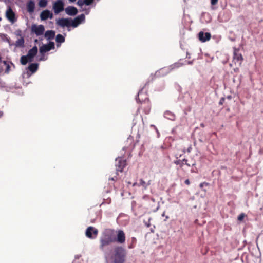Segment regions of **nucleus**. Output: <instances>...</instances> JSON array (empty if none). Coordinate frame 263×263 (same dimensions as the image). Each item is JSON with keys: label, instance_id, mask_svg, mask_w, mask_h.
<instances>
[{"label": "nucleus", "instance_id": "52", "mask_svg": "<svg viewBox=\"0 0 263 263\" xmlns=\"http://www.w3.org/2000/svg\"><path fill=\"white\" fill-rule=\"evenodd\" d=\"M17 35H20L21 36V34L19 33L17 34Z\"/></svg>", "mask_w": 263, "mask_h": 263}, {"label": "nucleus", "instance_id": "33", "mask_svg": "<svg viewBox=\"0 0 263 263\" xmlns=\"http://www.w3.org/2000/svg\"><path fill=\"white\" fill-rule=\"evenodd\" d=\"M244 217H245V214L243 213H241V214H240L238 216V220H240V221H241V220H242L243 219Z\"/></svg>", "mask_w": 263, "mask_h": 263}, {"label": "nucleus", "instance_id": "23", "mask_svg": "<svg viewBox=\"0 0 263 263\" xmlns=\"http://www.w3.org/2000/svg\"><path fill=\"white\" fill-rule=\"evenodd\" d=\"M151 180H149L147 182L144 181L142 179L139 180V185L143 186L145 189L148 186L151 185Z\"/></svg>", "mask_w": 263, "mask_h": 263}, {"label": "nucleus", "instance_id": "51", "mask_svg": "<svg viewBox=\"0 0 263 263\" xmlns=\"http://www.w3.org/2000/svg\"><path fill=\"white\" fill-rule=\"evenodd\" d=\"M168 216H166V219H168Z\"/></svg>", "mask_w": 263, "mask_h": 263}, {"label": "nucleus", "instance_id": "19", "mask_svg": "<svg viewBox=\"0 0 263 263\" xmlns=\"http://www.w3.org/2000/svg\"><path fill=\"white\" fill-rule=\"evenodd\" d=\"M39 64L31 63L28 66V70L32 73H35L38 69Z\"/></svg>", "mask_w": 263, "mask_h": 263}, {"label": "nucleus", "instance_id": "16", "mask_svg": "<svg viewBox=\"0 0 263 263\" xmlns=\"http://www.w3.org/2000/svg\"><path fill=\"white\" fill-rule=\"evenodd\" d=\"M53 14L48 10L43 11L40 14V18L42 20H46L48 18H52Z\"/></svg>", "mask_w": 263, "mask_h": 263}, {"label": "nucleus", "instance_id": "29", "mask_svg": "<svg viewBox=\"0 0 263 263\" xmlns=\"http://www.w3.org/2000/svg\"><path fill=\"white\" fill-rule=\"evenodd\" d=\"M20 62L23 65H25L28 62V60H27L26 57L25 55H22L21 57Z\"/></svg>", "mask_w": 263, "mask_h": 263}, {"label": "nucleus", "instance_id": "8", "mask_svg": "<svg viewBox=\"0 0 263 263\" xmlns=\"http://www.w3.org/2000/svg\"><path fill=\"white\" fill-rule=\"evenodd\" d=\"M64 3L62 0H57L53 5V9L55 14L64 10Z\"/></svg>", "mask_w": 263, "mask_h": 263}, {"label": "nucleus", "instance_id": "20", "mask_svg": "<svg viewBox=\"0 0 263 263\" xmlns=\"http://www.w3.org/2000/svg\"><path fill=\"white\" fill-rule=\"evenodd\" d=\"M55 32L53 30H48L45 33V37L47 40H51L54 37Z\"/></svg>", "mask_w": 263, "mask_h": 263}, {"label": "nucleus", "instance_id": "17", "mask_svg": "<svg viewBox=\"0 0 263 263\" xmlns=\"http://www.w3.org/2000/svg\"><path fill=\"white\" fill-rule=\"evenodd\" d=\"M65 12L67 14L70 16H73L78 13V9L73 6H68L65 9Z\"/></svg>", "mask_w": 263, "mask_h": 263}, {"label": "nucleus", "instance_id": "7", "mask_svg": "<svg viewBox=\"0 0 263 263\" xmlns=\"http://www.w3.org/2000/svg\"><path fill=\"white\" fill-rule=\"evenodd\" d=\"M54 43L52 42H50L48 44H44L40 47V53L44 57L46 52L54 49Z\"/></svg>", "mask_w": 263, "mask_h": 263}, {"label": "nucleus", "instance_id": "31", "mask_svg": "<svg viewBox=\"0 0 263 263\" xmlns=\"http://www.w3.org/2000/svg\"><path fill=\"white\" fill-rule=\"evenodd\" d=\"M25 56L26 57L27 60H28V62H31L33 61L34 58L33 57H30L28 54Z\"/></svg>", "mask_w": 263, "mask_h": 263}, {"label": "nucleus", "instance_id": "46", "mask_svg": "<svg viewBox=\"0 0 263 263\" xmlns=\"http://www.w3.org/2000/svg\"><path fill=\"white\" fill-rule=\"evenodd\" d=\"M195 172V171H194V170H191V172L193 173V172Z\"/></svg>", "mask_w": 263, "mask_h": 263}, {"label": "nucleus", "instance_id": "35", "mask_svg": "<svg viewBox=\"0 0 263 263\" xmlns=\"http://www.w3.org/2000/svg\"><path fill=\"white\" fill-rule=\"evenodd\" d=\"M209 185V183L203 182L200 184L199 186L200 188H202L204 185L208 186Z\"/></svg>", "mask_w": 263, "mask_h": 263}, {"label": "nucleus", "instance_id": "37", "mask_svg": "<svg viewBox=\"0 0 263 263\" xmlns=\"http://www.w3.org/2000/svg\"><path fill=\"white\" fill-rule=\"evenodd\" d=\"M5 86V83L0 79V87H4Z\"/></svg>", "mask_w": 263, "mask_h": 263}, {"label": "nucleus", "instance_id": "4", "mask_svg": "<svg viewBox=\"0 0 263 263\" xmlns=\"http://www.w3.org/2000/svg\"><path fill=\"white\" fill-rule=\"evenodd\" d=\"M125 240V234L123 230L115 231V242L123 244Z\"/></svg>", "mask_w": 263, "mask_h": 263}, {"label": "nucleus", "instance_id": "28", "mask_svg": "<svg viewBox=\"0 0 263 263\" xmlns=\"http://www.w3.org/2000/svg\"><path fill=\"white\" fill-rule=\"evenodd\" d=\"M47 5V0H40L39 2V6L42 8H45Z\"/></svg>", "mask_w": 263, "mask_h": 263}, {"label": "nucleus", "instance_id": "40", "mask_svg": "<svg viewBox=\"0 0 263 263\" xmlns=\"http://www.w3.org/2000/svg\"><path fill=\"white\" fill-rule=\"evenodd\" d=\"M184 183L187 185L190 184V181L189 179H186L184 181Z\"/></svg>", "mask_w": 263, "mask_h": 263}, {"label": "nucleus", "instance_id": "5", "mask_svg": "<svg viewBox=\"0 0 263 263\" xmlns=\"http://www.w3.org/2000/svg\"><path fill=\"white\" fill-rule=\"evenodd\" d=\"M126 165V161L122 158H118L116 159V175H118V172H122Z\"/></svg>", "mask_w": 263, "mask_h": 263}, {"label": "nucleus", "instance_id": "11", "mask_svg": "<svg viewBox=\"0 0 263 263\" xmlns=\"http://www.w3.org/2000/svg\"><path fill=\"white\" fill-rule=\"evenodd\" d=\"M85 17L84 14H82L76 17L71 22V26L73 27H77L83 21L85 20Z\"/></svg>", "mask_w": 263, "mask_h": 263}, {"label": "nucleus", "instance_id": "10", "mask_svg": "<svg viewBox=\"0 0 263 263\" xmlns=\"http://www.w3.org/2000/svg\"><path fill=\"white\" fill-rule=\"evenodd\" d=\"M31 31L37 36L43 35L45 31V28L43 25H33L31 27Z\"/></svg>", "mask_w": 263, "mask_h": 263}, {"label": "nucleus", "instance_id": "41", "mask_svg": "<svg viewBox=\"0 0 263 263\" xmlns=\"http://www.w3.org/2000/svg\"><path fill=\"white\" fill-rule=\"evenodd\" d=\"M109 180H111L112 181H115L116 179H117V176H114V177H112L111 178L109 179Z\"/></svg>", "mask_w": 263, "mask_h": 263}, {"label": "nucleus", "instance_id": "49", "mask_svg": "<svg viewBox=\"0 0 263 263\" xmlns=\"http://www.w3.org/2000/svg\"><path fill=\"white\" fill-rule=\"evenodd\" d=\"M187 57L188 58H190V57H189V55H188V53H187Z\"/></svg>", "mask_w": 263, "mask_h": 263}, {"label": "nucleus", "instance_id": "44", "mask_svg": "<svg viewBox=\"0 0 263 263\" xmlns=\"http://www.w3.org/2000/svg\"><path fill=\"white\" fill-rule=\"evenodd\" d=\"M162 216H165V212H164L162 213Z\"/></svg>", "mask_w": 263, "mask_h": 263}, {"label": "nucleus", "instance_id": "45", "mask_svg": "<svg viewBox=\"0 0 263 263\" xmlns=\"http://www.w3.org/2000/svg\"><path fill=\"white\" fill-rule=\"evenodd\" d=\"M188 63H189V64H191L192 63V62H188Z\"/></svg>", "mask_w": 263, "mask_h": 263}, {"label": "nucleus", "instance_id": "27", "mask_svg": "<svg viewBox=\"0 0 263 263\" xmlns=\"http://www.w3.org/2000/svg\"><path fill=\"white\" fill-rule=\"evenodd\" d=\"M164 116L166 118H167L171 120H174L175 118V115L171 112L170 111H166L164 114Z\"/></svg>", "mask_w": 263, "mask_h": 263}, {"label": "nucleus", "instance_id": "43", "mask_svg": "<svg viewBox=\"0 0 263 263\" xmlns=\"http://www.w3.org/2000/svg\"><path fill=\"white\" fill-rule=\"evenodd\" d=\"M70 2H75L76 0H69Z\"/></svg>", "mask_w": 263, "mask_h": 263}, {"label": "nucleus", "instance_id": "13", "mask_svg": "<svg viewBox=\"0 0 263 263\" xmlns=\"http://www.w3.org/2000/svg\"><path fill=\"white\" fill-rule=\"evenodd\" d=\"M198 37L201 42H205L210 40L211 35L209 32L204 33L201 31L198 33Z\"/></svg>", "mask_w": 263, "mask_h": 263}, {"label": "nucleus", "instance_id": "14", "mask_svg": "<svg viewBox=\"0 0 263 263\" xmlns=\"http://www.w3.org/2000/svg\"><path fill=\"white\" fill-rule=\"evenodd\" d=\"M6 16L7 19H8L12 23H14L16 21L15 18V14L10 7H9L7 10L6 12Z\"/></svg>", "mask_w": 263, "mask_h": 263}, {"label": "nucleus", "instance_id": "48", "mask_svg": "<svg viewBox=\"0 0 263 263\" xmlns=\"http://www.w3.org/2000/svg\"><path fill=\"white\" fill-rule=\"evenodd\" d=\"M187 57L188 58H190V57H189V55H188V53H187Z\"/></svg>", "mask_w": 263, "mask_h": 263}, {"label": "nucleus", "instance_id": "18", "mask_svg": "<svg viewBox=\"0 0 263 263\" xmlns=\"http://www.w3.org/2000/svg\"><path fill=\"white\" fill-rule=\"evenodd\" d=\"M35 9V3L33 1H29L27 3V10L29 13H32L34 12Z\"/></svg>", "mask_w": 263, "mask_h": 263}, {"label": "nucleus", "instance_id": "26", "mask_svg": "<svg viewBox=\"0 0 263 263\" xmlns=\"http://www.w3.org/2000/svg\"><path fill=\"white\" fill-rule=\"evenodd\" d=\"M183 162L184 163V166L186 165L188 167H190L191 166H193L195 165V163L194 162H193V163L189 162V160L186 159H183Z\"/></svg>", "mask_w": 263, "mask_h": 263}, {"label": "nucleus", "instance_id": "15", "mask_svg": "<svg viewBox=\"0 0 263 263\" xmlns=\"http://www.w3.org/2000/svg\"><path fill=\"white\" fill-rule=\"evenodd\" d=\"M2 64H3V66H5V73L6 74H8L10 70H11V66H13V67L14 68L15 65L11 62H8L6 61H3L2 62Z\"/></svg>", "mask_w": 263, "mask_h": 263}, {"label": "nucleus", "instance_id": "30", "mask_svg": "<svg viewBox=\"0 0 263 263\" xmlns=\"http://www.w3.org/2000/svg\"><path fill=\"white\" fill-rule=\"evenodd\" d=\"M174 163L176 165H179L181 168L183 169L184 163L183 162V160H177L174 161Z\"/></svg>", "mask_w": 263, "mask_h": 263}, {"label": "nucleus", "instance_id": "6", "mask_svg": "<svg viewBox=\"0 0 263 263\" xmlns=\"http://www.w3.org/2000/svg\"><path fill=\"white\" fill-rule=\"evenodd\" d=\"M233 50V62L235 64L237 63L238 66H240L243 60V57L241 54L239 53V49L234 48Z\"/></svg>", "mask_w": 263, "mask_h": 263}, {"label": "nucleus", "instance_id": "22", "mask_svg": "<svg viewBox=\"0 0 263 263\" xmlns=\"http://www.w3.org/2000/svg\"><path fill=\"white\" fill-rule=\"evenodd\" d=\"M37 50V47L35 46L28 51L27 54H29V56L33 57L34 58L36 55Z\"/></svg>", "mask_w": 263, "mask_h": 263}, {"label": "nucleus", "instance_id": "50", "mask_svg": "<svg viewBox=\"0 0 263 263\" xmlns=\"http://www.w3.org/2000/svg\"><path fill=\"white\" fill-rule=\"evenodd\" d=\"M201 126L202 127H204V125H203V124H201Z\"/></svg>", "mask_w": 263, "mask_h": 263}, {"label": "nucleus", "instance_id": "42", "mask_svg": "<svg viewBox=\"0 0 263 263\" xmlns=\"http://www.w3.org/2000/svg\"><path fill=\"white\" fill-rule=\"evenodd\" d=\"M161 70H159L156 72L155 75L156 76H159Z\"/></svg>", "mask_w": 263, "mask_h": 263}, {"label": "nucleus", "instance_id": "39", "mask_svg": "<svg viewBox=\"0 0 263 263\" xmlns=\"http://www.w3.org/2000/svg\"><path fill=\"white\" fill-rule=\"evenodd\" d=\"M47 58H45L44 56L43 57V55H42V57L39 59V61H44L46 60Z\"/></svg>", "mask_w": 263, "mask_h": 263}, {"label": "nucleus", "instance_id": "12", "mask_svg": "<svg viewBox=\"0 0 263 263\" xmlns=\"http://www.w3.org/2000/svg\"><path fill=\"white\" fill-rule=\"evenodd\" d=\"M57 24L62 27H69L71 26V21L68 18H60L57 21Z\"/></svg>", "mask_w": 263, "mask_h": 263}, {"label": "nucleus", "instance_id": "34", "mask_svg": "<svg viewBox=\"0 0 263 263\" xmlns=\"http://www.w3.org/2000/svg\"><path fill=\"white\" fill-rule=\"evenodd\" d=\"M77 4L80 6H83L84 4H85L84 0H78L77 2Z\"/></svg>", "mask_w": 263, "mask_h": 263}, {"label": "nucleus", "instance_id": "32", "mask_svg": "<svg viewBox=\"0 0 263 263\" xmlns=\"http://www.w3.org/2000/svg\"><path fill=\"white\" fill-rule=\"evenodd\" d=\"M84 3L86 5H90L93 1V0H84Z\"/></svg>", "mask_w": 263, "mask_h": 263}, {"label": "nucleus", "instance_id": "21", "mask_svg": "<svg viewBox=\"0 0 263 263\" xmlns=\"http://www.w3.org/2000/svg\"><path fill=\"white\" fill-rule=\"evenodd\" d=\"M24 38L23 36H21V38L18 39L15 43L14 45L17 47H23L24 46Z\"/></svg>", "mask_w": 263, "mask_h": 263}, {"label": "nucleus", "instance_id": "1", "mask_svg": "<svg viewBox=\"0 0 263 263\" xmlns=\"http://www.w3.org/2000/svg\"><path fill=\"white\" fill-rule=\"evenodd\" d=\"M114 242H115V230L111 229H105L100 238V250L105 251L106 248Z\"/></svg>", "mask_w": 263, "mask_h": 263}, {"label": "nucleus", "instance_id": "3", "mask_svg": "<svg viewBox=\"0 0 263 263\" xmlns=\"http://www.w3.org/2000/svg\"><path fill=\"white\" fill-rule=\"evenodd\" d=\"M137 101L140 104L138 110H141L144 114L148 115L151 111V104L147 95L143 94L142 91H139Z\"/></svg>", "mask_w": 263, "mask_h": 263}, {"label": "nucleus", "instance_id": "38", "mask_svg": "<svg viewBox=\"0 0 263 263\" xmlns=\"http://www.w3.org/2000/svg\"><path fill=\"white\" fill-rule=\"evenodd\" d=\"M218 0H211V3L212 5H215L217 4Z\"/></svg>", "mask_w": 263, "mask_h": 263}, {"label": "nucleus", "instance_id": "25", "mask_svg": "<svg viewBox=\"0 0 263 263\" xmlns=\"http://www.w3.org/2000/svg\"><path fill=\"white\" fill-rule=\"evenodd\" d=\"M137 243V239L135 237H132L131 238V243L128 246L129 249H133L135 247L136 243Z\"/></svg>", "mask_w": 263, "mask_h": 263}, {"label": "nucleus", "instance_id": "36", "mask_svg": "<svg viewBox=\"0 0 263 263\" xmlns=\"http://www.w3.org/2000/svg\"><path fill=\"white\" fill-rule=\"evenodd\" d=\"M224 101H225V98H223V97L221 98L219 101V104L222 105L224 103Z\"/></svg>", "mask_w": 263, "mask_h": 263}, {"label": "nucleus", "instance_id": "47", "mask_svg": "<svg viewBox=\"0 0 263 263\" xmlns=\"http://www.w3.org/2000/svg\"><path fill=\"white\" fill-rule=\"evenodd\" d=\"M136 184H137V183H134L133 184V186H135Z\"/></svg>", "mask_w": 263, "mask_h": 263}, {"label": "nucleus", "instance_id": "2", "mask_svg": "<svg viewBox=\"0 0 263 263\" xmlns=\"http://www.w3.org/2000/svg\"><path fill=\"white\" fill-rule=\"evenodd\" d=\"M126 255V250L120 246H116L114 248L113 254L111 255L108 252H105L106 258L110 257L112 260L113 263H124Z\"/></svg>", "mask_w": 263, "mask_h": 263}, {"label": "nucleus", "instance_id": "24", "mask_svg": "<svg viewBox=\"0 0 263 263\" xmlns=\"http://www.w3.org/2000/svg\"><path fill=\"white\" fill-rule=\"evenodd\" d=\"M56 42L58 43H62L65 42V37L61 34H58L55 38Z\"/></svg>", "mask_w": 263, "mask_h": 263}, {"label": "nucleus", "instance_id": "9", "mask_svg": "<svg viewBox=\"0 0 263 263\" xmlns=\"http://www.w3.org/2000/svg\"><path fill=\"white\" fill-rule=\"evenodd\" d=\"M98 234V231L93 227H89L86 229V236L90 239L95 238Z\"/></svg>", "mask_w": 263, "mask_h": 263}]
</instances>
